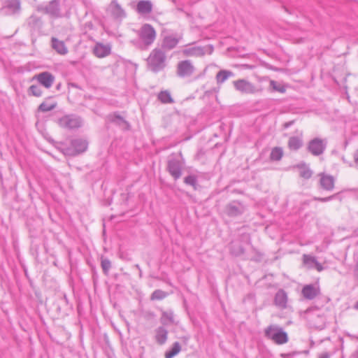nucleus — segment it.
<instances>
[{"label": "nucleus", "instance_id": "8fccbe9b", "mask_svg": "<svg viewBox=\"0 0 358 358\" xmlns=\"http://www.w3.org/2000/svg\"><path fill=\"white\" fill-rule=\"evenodd\" d=\"M323 301L327 303H328L329 301V299L327 298V297H324L323 299Z\"/></svg>", "mask_w": 358, "mask_h": 358}, {"label": "nucleus", "instance_id": "a878e982", "mask_svg": "<svg viewBox=\"0 0 358 358\" xmlns=\"http://www.w3.org/2000/svg\"><path fill=\"white\" fill-rule=\"evenodd\" d=\"M299 170V176L304 179H309L313 176V171L306 163H301L296 165Z\"/></svg>", "mask_w": 358, "mask_h": 358}, {"label": "nucleus", "instance_id": "6e6552de", "mask_svg": "<svg viewBox=\"0 0 358 358\" xmlns=\"http://www.w3.org/2000/svg\"><path fill=\"white\" fill-rule=\"evenodd\" d=\"M60 0H52L48 5H39L37 10L50 16L58 17L60 16Z\"/></svg>", "mask_w": 358, "mask_h": 358}, {"label": "nucleus", "instance_id": "4be33fe9", "mask_svg": "<svg viewBox=\"0 0 358 358\" xmlns=\"http://www.w3.org/2000/svg\"><path fill=\"white\" fill-rule=\"evenodd\" d=\"M51 46L58 54L65 55L68 53V48L62 41H59L57 38H51Z\"/></svg>", "mask_w": 358, "mask_h": 358}, {"label": "nucleus", "instance_id": "dca6fc26", "mask_svg": "<svg viewBox=\"0 0 358 358\" xmlns=\"http://www.w3.org/2000/svg\"><path fill=\"white\" fill-rule=\"evenodd\" d=\"M288 297L285 291L280 289L275 294L274 304L278 308L283 310L287 306Z\"/></svg>", "mask_w": 358, "mask_h": 358}, {"label": "nucleus", "instance_id": "bb28decb", "mask_svg": "<svg viewBox=\"0 0 358 358\" xmlns=\"http://www.w3.org/2000/svg\"><path fill=\"white\" fill-rule=\"evenodd\" d=\"M234 76L233 72L228 70H221L216 75V81L217 84H222L229 78Z\"/></svg>", "mask_w": 358, "mask_h": 358}, {"label": "nucleus", "instance_id": "603ef678", "mask_svg": "<svg viewBox=\"0 0 358 358\" xmlns=\"http://www.w3.org/2000/svg\"><path fill=\"white\" fill-rule=\"evenodd\" d=\"M177 9H178V10H179V11H183V10H182V8H179V7H178V8H177Z\"/></svg>", "mask_w": 358, "mask_h": 358}, {"label": "nucleus", "instance_id": "39448f33", "mask_svg": "<svg viewBox=\"0 0 358 358\" xmlns=\"http://www.w3.org/2000/svg\"><path fill=\"white\" fill-rule=\"evenodd\" d=\"M327 143L328 141L327 138L315 137L308 141L306 150L312 155L317 157L323 155L327 148Z\"/></svg>", "mask_w": 358, "mask_h": 358}, {"label": "nucleus", "instance_id": "e433bc0d", "mask_svg": "<svg viewBox=\"0 0 358 358\" xmlns=\"http://www.w3.org/2000/svg\"><path fill=\"white\" fill-rule=\"evenodd\" d=\"M101 266L105 275L108 274V271L111 267V262L107 258H101Z\"/></svg>", "mask_w": 358, "mask_h": 358}, {"label": "nucleus", "instance_id": "473e14b6", "mask_svg": "<svg viewBox=\"0 0 358 358\" xmlns=\"http://www.w3.org/2000/svg\"><path fill=\"white\" fill-rule=\"evenodd\" d=\"M5 8L10 10L11 13H15L20 10V1L19 0L8 1Z\"/></svg>", "mask_w": 358, "mask_h": 358}, {"label": "nucleus", "instance_id": "37998d69", "mask_svg": "<svg viewBox=\"0 0 358 358\" xmlns=\"http://www.w3.org/2000/svg\"><path fill=\"white\" fill-rule=\"evenodd\" d=\"M353 159L355 164L358 166V150L355 152Z\"/></svg>", "mask_w": 358, "mask_h": 358}, {"label": "nucleus", "instance_id": "7ed1b4c3", "mask_svg": "<svg viewBox=\"0 0 358 358\" xmlns=\"http://www.w3.org/2000/svg\"><path fill=\"white\" fill-rule=\"evenodd\" d=\"M265 336L272 340L278 345L286 343L288 341V336L285 331L275 325H270L264 331Z\"/></svg>", "mask_w": 358, "mask_h": 358}, {"label": "nucleus", "instance_id": "4c0bfd02", "mask_svg": "<svg viewBox=\"0 0 358 358\" xmlns=\"http://www.w3.org/2000/svg\"><path fill=\"white\" fill-rule=\"evenodd\" d=\"M184 182L187 185H189L196 189V185L197 182V178L196 176L194 175H189L185 178Z\"/></svg>", "mask_w": 358, "mask_h": 358}, {"label": "nucleus", "instance_id": "6ab92c4d", "mask_svg": "<svg viewBox=\"0 0 358 358\" xmlns=\"http://www.w3.org/2000/svg\"><path fill=\"white\" fill-rule=\"evenodd\" d=\"M303 296L306 299H313L320 294V288L314 285H305L301 291Z\"/></svg>", "mask_w": 358, "mask_h": 358}, {"label": "nucleus", "instance_id": "20e7f679", "mask_svg": "<svg viewBox=\"0 0 358 358\" xmlns=\"http://www.w3.org/2000/svg\"><path fill=\"white\" fill-rule=\"evenodd\" d=\"M57 122L62 128L68 130H73L81 127L83 124V120L77 115L69 114L60 117Z\"/></svg>", "mask_w": 358, "mask_h": 358}, {"label": "nucleus", "instance_id": "c756f323", "mask_svg": "<svg viewBox=\"0 0 358 358\" xmlns=\"http://www.w3.org/2000/svg\"><path fill=\"white\" fill-rule=\"evenodd\" d=\"M283 156V150L280 147H275L271 150L270 159L271 161H280Z\"/></svg>", "mask_w": 358, "mask_h": 358}, {"label": "nucleus", "instance_id": "ea45409f", "mask_svg": "<svg viewBox=\"0 0 358 358\" xmlns=\"http://www.w3.org/2000/svg\"><path fill=\"white\" fill-rule=\"evenodd\" d=\"M338 193L337 194H334L333 195H331L329 196H327V197H316L315 196L313 198V200L315 201H320V202H327V201H330L333 199H335L338 197Z\"/></svg>", "mask_w": 358, "mask_h": 358}, {"label": "nucleus", "instance_id": "3c124183", "mask_svg": "<svg viewBox=\"0 0 358 358\" xmlns=\"http://www.w3.org/2000/svg\"><path fill=\"white\" fill-rule=\"evenodd\" d=\"M61 85H61V83H59V84L57 85L56 88H57V90H60Z\"/></svg>", "mask_w": 358, "mask_h": 358}, {"label": "nucleus", "instance_id": "79ce46f5", "mask_svg": "<svg viewBox=\"0 0 358 358\" xmlns=\"http://www.w3.org/2000/svg\"><path fill=\"white\" fill-rule=\"evenodd\" d=\"M68 87H73V88H76V89H79V90H81V87L76 83H68Z\"/></svg>", "mask_w": 358, "mask_h": 358}, {"label": "nucleus", "instance_id": "b1692460", "mask_svg": "<svg viewBox=\"0 0 358 358\" xmlns=\"http://www.w3.org/2000/svg\"><path fill=\"white\" fill-rule=\"evenodd\" d=\"M160 322L164 326H168L175 323L174 313L171 310L166 311L163 310L160 317Z\"/></svg>", "mask_w": 358, "mask_h": 358}, {"label": "nucleus", "instance_id": "cd10ccee", "mask_svg": "<svg viewBox=\"0 0 358 358\" xmlns=\"http://www.w3.org/2000/svg\"><path fill=\"white\" fill-rule=\"evenodd\" d=\"M108 119L110 122L118 126H122V124H129L128 122L124 119V117H122L117 113L108 115Z\"/></svg>", "mask_w": 358, "mask_h": 358}, {"label": "nucleus", "instance_id": "a19ab883", "mask_svg": "<svg viewBox=\"0 0 358 358\" xmlns=\"http://www.w3.org/2000/svg\"><path fill=\"white\" fill-rule=\"evenodd\" d=\"M270 85L275 91H278L280 92H284L285 91V89L283 87L278 85L277 83L274 80H271L270 82Z\"/></svg>", "mask_w": 358, "mask_h": 358}, {"label": "nucleus", "instance_id": "ddd939ff", "mask_svg": "<svg viewBox=\"0 0 358 358\" xmlns=\"http://www.w3.org/2000/svg\"><path fill=\"white\" fill-rule=\"evenodd\" d=\"M225 211L229 217H237L244 213L245 207L241 202L232 201L226 206Z\"/></svg>", "mask_w": 358, "mask_h": 358}, {"label": "nucleus", "instance_id": "4468645a", "mask_svg": "<svg viewBox=\"0 0 358 358\" xmlns=\"http://www.w3.org/2000/svg\"><path fill=\"white\" fill-rule=\"evenodd\" d=\"M320 177V187L327 192H331L334 189L335 178L334 176L320 173L318 174Z\"/></svg>", "mask_w": 358, "mask_h": 358}, {"label": "nucleus", "instance_id": "5701e85b", "mask_svg": "<svg viewBox=\"0 0 358 358\" xmlns=\"http://www.w3.org/2000/svg\"><path fill=\"white\" fill-rule=\"evenodd\" d=\"M155 341L159 345H164L168 339V331L164 327H159L155 329Z\"/></svg>", "mask_w": 358, "mask_h": 358}, {"label": "nucleus", "instance_id": "c03bdc74", "mask_svg": "<svg viewBox=\"0 0 358 358\" xmlns=\"http://www.w3.org/2000/svg\"><path fill=\"white\" fill-rule=\"evenodd\" d=\"M294 120H292V121H289V122H285L284 124H283V127L285 129H287L289 128V127H291L293 124H294Z\"/></svg>", "mask_w": 358, "mask_h": 358}, {"label": "nucleus", "instance_id": "5fc2aeb1", "mask_svg": "<svg viewBox=\"0 0 358 358\" xmlns=\"http://www.w3.org/2000/svg\"><path fill=\"white\" fill-rule=\"evenodd\" d=\"M357 338H358V337H357Z\"/></svg>", "mask_w": 358, "mask_h": 358}, {"label": "nucleus", "instance_id": "f03ea898", "mask_svg": "<svg viewBox=\"0 0 358 358\" xmlns=\"http://www.w3.org/2000/svg\"><path fill=\"white\" fill-rule=\"evenodd\" d=\"M166 56L164 51L159 48H154L147 59L148 69L155 72L163 70L166 66Z\"/></svg>", "mask_w": 358, "mask_h": 358}, {"label": "nucleus", "instance_id": "412c9836", "mask_svg": "<svg viewBox=\"0 0 358 358\" xmlns=\"http://www.w3.org/2000/svg\"><path fill=\"white\" fill-rule=\"evenodd\" d=\"M94 53L99 58L105 57L110 55L111 47L110 45L96 43L94 48Z\"/></svg>", "mask_w": 358, "mask_h": 358}, {"label": "nucleus", "instance_id": "1a4fd4ad", "mask_svg": "<svg viewBox=\"0 0 358 358\" xmlns=\"http://www.w3.org/2000/svg\"><path fill=\"white\" fill-rule=\"evenodd\" d=\"M173 156V155L168 159L167 170L175 180H178L182 175V164L179 159Z\"/></svg>", "mask_w": 358, "mask_h": 358}, {"label": "nucleus", "instance_id": "2f4dec72", "mask_svg": "<svg viewBox=\"0 0 358 358\" xmlns=\"http://www.w3.org/2000/svg\"><path fill=\"white\" fill-rule=\"evenodd\" d=\"M231 253L234 256H240L243 255L245 250L242 245L238 243L232 242L230 248Z\"/></svg>", "mask_w": 358, "mask_h": 358}, {"label": "nucleus", "instance_id": "09e8293b", "mask_svg": "<svg viewBox=\"0 0 358 358\" xmlns=\"http://www.w3.org/2000/svg\"><path fill=\"white\" fill-rule=\"evenodd\" d=\"M354 308L358 310V301L355 303Z\"/></svg>", "mask_w": 358, "mask_h": 358}, {"label": "nucleus", "instance_id": "f3484780", "mask_svg": "<svg viewBox=\"0 0 358 358\" xmlns=\"http://www.w3.org/2000/svg\"><path fill=\"white\" fill-rule=\"evenodd\" d=\"M303 145V132L299 131V134L296 136L289 137L287 146L290 150L297 151L300 148H301Z\"/></svg>", "mask_w": 358, "mask_h": 358}, {"label": "nucleus", "instance_id": "58836bf2", "mask_svg": "<svg viewBox=\"0 0 358 358\" xmlns=\"http://www.w3.org/2000/svg\"><path fill=\"white\" fill-rule=\"evenodd\" d=\"M41 24V19L37 16L32 15L28 20V24L32 27L38 26Z\"/></svg>", "mask_w": 358, "mask_h": 358}, {"label": "nucleus", "instance_id": "c85d7f7f", "mask_svg": "<svg viewBox=\"0 0 358 358\" xmlns=\"http://www.w3.org/2000/svg\"><path fill=\"white\" fill-rule=\"evenodd\" d=\"M181 350V345L179 342L173 343L172 347L169 351L165 353V358H173L177 355Z\"/></svg>", "mask_w": 358, "mask_h": 358}, {"label": "nucleus", "instance_id": "f704fd0d", "mask_svg": "<svg viewBox=\"0 0 358 358\" xmlns=\"http://www.w3.org/2000/svg\"><path fill=\"white\" fill-rule=\"evenodd\" d=\"M167 296V293L162 289L155 290L150 296V299L154 300H162Z\"/></svg>", "mask_w": 358, "mask_h": 358}, {"label": "nucleus", "instance_id": "9d476101", "mask_svg": "<svg viewBox=\"0 0 358 358\" xmlns=\"http://www.w3.org/2000/svg\"><path fill=\"white\" fill-rule=\"evenodd\" d=\"M106 12L116 20H122L126 17V12L116 0H113L108 5Z\"/></svg>", "mask_w": 358, "mask_h": 358}, {"label": "nucleus", "instance_id": "f8f14e48", "mask_svg": "<svg viewBox=\"0 0 358 358\" xmlns=\"http://www.w3.org/2000/svg\"><path fill=\"white\" fill-rule=\"evenodd\" d=\"M234 88L243 94H252L255 92V85L245 79H238L233 82Z\"/></svg>", "mask_w": 358, "mask_h": 358}, {"label": "nucleus", "instance_id": "7c9ffc66", "mask_svg": "<svg viewBox=\"0 0 358 358\" xmlns=\"http://www.w3.org/2000/svg\"><path fill=\"white\" fill-rule=\"evenodd\" d=\"M158 99L162 103H173V99L171 97L170 92L167 90L161 91L158 94Z\"/></svg>", "mask_w": 358, "mask_h": 358}, {"label": "nucleus", "instance_id": "a18cd8bd", "mask_svg": "<svg viewBox=\"0 0 358 358\" xmlns=\"http://www.w3.org/2000/svg\"><path fill=\"white\" fill-rule=\"evenodd\" d=\"M318 358H330V355L328 352H323L319 355Z\"/></svg>", "mask_w": 358, "mask_h": 358}, {"label": "nucleus", "instance_id": "9b49d317", "mask_svg": "<svg viewBox=\"0 0 358 358\" xmlns=\"http://www.w3.org/2000/svg\"><path fill=\"white\" fill-rule=\"evenodd\" d=\"M34 79L46 89H50L55 80V77L48 71H43L35 75Z\"/></svg>", "mask_w": 358, "mask_h": 358}, {"label": "nucleus", "instance_id": "f257e3e1", "mask_svg": "<svg viewBox=\"0 0 358 358\" xmlns=\"http://www.w3.org/2000/svg\"><path fill=\"white\" fill-rule=\"evenodd\" d=\"M88 147V142L83 138H74L65 142H59L56 148L64 155L76 156L85 152Z\"/></svg>", "mask_w": 358, "mask_h": 358}, {"label": "nucleus", "instance_id": "423d86ee", "mask_svg": "<svg viewBox=\"0 0 358 358\" xmlns=\"http://www.w3.org/2000/svg\"><path fill=\"white\" fill-rule=\"evenodd\" d=\"M138 36L143 44L148 47L154 43L156 38V31L152 25L145 24L139 30Z\"/></svg>", "mask_w": 358, "mask_h": 358}, {"label": "nucleus", "instance_id": "49530a36", "mask_svg": "<svg viewBox=\"0 0 358 358\" xmlns=\"http://www.w3.org/2000/svg\"><path fill=\"white\" fill-rule=\"evenodd\" d=\"M355 273L358 277V259L356 262L355 267Z\"/></svg>", "mask_w": 358, "mask_h": 358}, {"label": "nucleus", "instance_id": "2eb2a0df", "mask_svg": "<svg viewBox=\"0 0 358 358\" xmlns=\"http://www.w3.org/2000/svg\"><path fill=\"white\" fill-rule=\"evenodd\" d=\"M181 54L185 57H202L205 55V50L201 46H189L187 45L180 51Z\"/></svg>", "mask_w": 358, "mask_h": 358}, {"label": "nucleus", "instance_id": "c9c22d12", "mask_svg": "<svg viewBox=\"0 0 358 358\" xmlns=\"http://www.w3.org/2000/svg\"><path fill=\"white\" fill-rule=\"evenodd\" d=\"M29 93L34 96L40 97L42 96L43 92L40 86L32 85L29 87Z\"/></svg>", "mask_w": 358, "mask_h": 358}, {"label": "nucleus", "instance_id": "aec40b11", "mask_svg": "<svg viewBox=\"0 0 358 358\" xmlns=\"http://www.w3.org/2000/svg\"><path fill=\"white\" fill-rule=\"evenodd\" d=\"M303 262L308 268H316L318 271L323 270L322 264L317 262V259L310 255H303Z\"/></svg>", "mask_w": 358, "mask_h": 358}, {"label": "nucleus", "instance_id": "a211bd4d", "mask_svg": "<svg viewBox=\"0 0 358 358\" xmlns=\"http://www.w3.org/2000/svg\"><path fill=\"white\" fill-rule=\"evenodd\" d=\"M181 38V36L176 37L173 35L166 36L162 41L161 48L166 50H171L177 46Z\"/></svg>", "mask_w": 358, "mask_h": 358}, {"label": "nucleus", "instance_id": "393cba45", "mask_svg": "<svg viewBox=\"0 0 358 358\" xmlns=\"http://www.w3.org/2000/svg\"><path fill=\"white\" fill-rule=\"evenodd\" d=\"M136 10L138 13L141 14H148L151 13L152 10L151 1L145 0L140 1L137 4Z\"/></svg>", "mask_w": 358, "mask_h": 358}, {"label": "nucleus", "instance_id": "864d4df0", "mask_svg": "<svg viewBox=\"0 0 358 358\" xmlns=\"http://www.w3.org/2000/svg\"><path fill=\"white\" fill-rule=\"evenodd\" d=\"M285 11L289 12L286 8H285Z\"/></svg>", "mask_w": 358, "mask_h": 358}, {"label": "nucleus", "instance_id": "72a5a7b5", "mask_svg": "<svg viewBox=\"0 0 358 358\" xmlns=\"http://www.w3.org/2000/svg\"><path fill=\"white\" fill-rule=\"evenodd\" d=\"M57 106L56 102L48 103L44 101L41 103L38 106V110L41 112H48L55 109Z\"/></svg>", "mask_w": 358, "mask_h": 358}, {"label": "nucleus", "instance_id": "0eeeda50", "mask_svg": "<svg viewBox=\"0 0 358 358\" xmlns=\"http://www.w3.org/2000/svg\"><path fill=\"white\" fill-rule=\"evenodd\" d=\"M195 72V67L191 60L180 61L176 66V74L179 78H187L192 76Z\"/></svg>", "mask_w": 358, "mask_h": 358}, {"label": "nucleus", "instance_id": "de8ad7c7", "mask_svg": "<svg viewBox=\"0 0 358 358\" xmlns=\"http://www.w3.org/2000/svg\"><path fill=\"white\" fill-rule=\"evenodd\" d=\"M351 358H358V350L352 353V355H351Z\"/></svg>", "mask_w": 358, "mask_h": 358}]
</instances>
